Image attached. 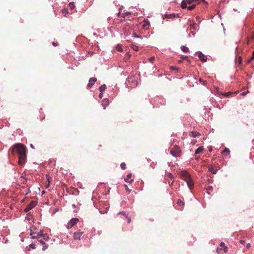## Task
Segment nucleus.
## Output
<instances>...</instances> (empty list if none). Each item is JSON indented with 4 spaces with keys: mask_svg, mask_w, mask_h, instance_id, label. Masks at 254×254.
<instances>
[{
    "mask_svg": "<svg viewBox=\"0 0 254 254\" xmlns=\"http://www.w3.org/2000/svg\"><path fill=\"white\" fill-rule=\"evenodd\" d=\"M131 48L135 51H137L138 50V47L135 45L132 44L131 45Z\"/></svg>",
    "mask_w": 254,
    "mask_h": 254,
    "instance_id": "b1692460",
    "label": "nucleus"
},
{
    "mask_svg": "<svg viewBox=\"0 0 254 254\" xmlns=\"http://www.w3.org/2000/svg\"><path fill=\"white\" fill-rule=\"evenodd\" d=\"M242 58H241V57H239V58H238V62H239V63L240 64H241V62H242Z\"/></svg>",
    "mask_w": 254,
    "mask_h": 254,
    "instance_id": "3c124183",
    "label": "nucleus"
},
{
    "mask_svg": "<svg viewBox=\"0 0 254 254\" xmlns=\"http://www.w3.org/2000/svg\"><path fill=\"white\" fill-rule=\"evenodd\" d=\"M199 82L200 83H201L203 85H206L207 84V81L206 80H204L203 79H201V78H200L199 80Z\"/></svg>",
    "mask_w": 254,
    "mask_h": 254,
    "instance_id": "c85d7f7f",
    "label": "nucleus"
},
{
    "mask_svg": "<svg viewBox=\"0 0 254 254\" xmlns=\"http://www.w3.org/2000/svg\"><path fill=\"white\" fill-rule=\"evenodd\" d=\"M198 56L202 62H204L206 61L207 57L205 55L202 54L201 53H198Z\"/></svg>",
    "mask_w": 254,
    "mask_h": 254,
    "instance_id": "9d476101",
    "label": "nucleus"
},
{
    "mask_svg": "<svg viewBox=\"0 0 254 254\" xmlns=\"http://www.w3.org/2000/svg\"><path fill=\"white\" fill-rule=\"evenodd\" d=\"M118 215H123L126 217V216H127V214H126L125 212H120L118 213Z\"/></svg>",
    "mask_w": 254,
    "mask_h": 254,
    "instance_id": "a19ab883",
    "label": "nucleus"
},
{
    "mask_svg": "<svg viewBox=\"0 0 254 254\" xmlns=\"http://www.w3.org/2000/svg\"><path fill=\"white\" fill-rule=\"evenodd\" d=\"M53 45L54 46H57V44L55 42H53Z\"/></svg>",
    "mask_w": 254,
    "mask_h": 254,
    "instance_id": "4d7b16f0",
    "label": "nucleus"
},
{
    "mask_svg": "<svg viewBox=\"0 0 254 254\" xmlns=\"http://www.w3.org/2000/svg\"><path fill=\"white\" fill-rule=\"evenodd\" d=\"M248 92H244L243 93H242L241 94L242 95V96H245L246 95V94Z\"/></svg>",
    "mask_w": 254,
    "mask_h": 254,
    "instance_id": "6e6d98bb",
    "label": "nucleus"
},
{
    "mask_svg": "<svg viewBox=\"0 0 254 254\" xmlns=\"http://www.w3.org/2000/svg\"><path fill=\"white\" fill-rule=\"evenodd\" d=\"M233 93L231 92H228L223 94V95L225 97H229L231 94H232Z\"/></svg>",
    "mask_w": 254,
    "mask_h": 254,
    "instance_id": "cd10ccee",
    "label": "nucleus"
},
{
    "mask_svg": "<svg viewBox=\"0 0 254 254\" xmlns=\"http://www.w3.org/2000/svg\"><path fill=\"white\" fill-rule=\"evenodd\" d=\"M79 222V219L77 218H72L66 225V228L68 229L71 228L75 226Z\"/></svg>",
    "mask_w": 254,
    "mask_h": 254,
    "instance_id": "20e7f679",
    "label": "nucleus"
},
{
    "mask_svg": "<svg viewBox=\"0 0 254 254\" xmlns=\"http://www.w3.org/2000/svg\"><path fill=\"white\" fill-rule=\"evenodd\" d=\"M222 154L226 155L230 153V150L228 148H225L222 152Z\"/></svg>",
    "mask_w": 254,
    "mask_h": 254,
    "instance_id": "aec40b11",
    "label": "nucleus"
},
{
    "mask_svg": "<svg viewBox=\"0 0 254 254\" xmlns=\"http://www.w3.org/2000/svg\"><path fill=\"white\" fill-rule=\"evenodd\" d=\"M200 135V134L199 132L196 131H192L190 134V135L193 137H195L197 136H199Z\"/></svg>",
    "mask_w": 254,
    "mask_h": 254,
    "instance_id": "dca6fc26",
    "label": "nucleus"
},
{
    "mask_svg": "<svg viewBox=\"0 0 254 254\" xmlns=\"http://www.w3.org/2000/svg\"><path fill=\"white\" fill-rule=\"evenodd\" d=\"M189 21H190V26L191 27V28L195 30H196L197 29V27H198V25H197V24L195 23L193 21H190V20H189Z\"/></svg>",
    "mask_w": 254,
    "mask_h": 254,
    "instance_id": "9b49d317",
    "label": "nucleus"
},
{
    "mask_svg": "<svg viewBox=\"0 0 254 254\" xmlns=\"http://www.w3.org/2000/svg\"><path fill=\"white\" fill-rule=\"evenodd\" d=\"M40 237H38V236L37 235H32V239H37V240H38V239H40Z\"/></svg>",
    "mask_w": 254,
    "mask_h": 254,
    "instance_id": "ea45409f",
    "label": "nucleus"
},
{
    "mask_svg": "<svg viewBox=\"0 0 254 254\" xmlns=\"http://www.w3.org/2000/svg\"><path fill=\"white\" fill-rule=\"evenodd\" d=\"M36 230V228L34 226H32L30 228V235L32 236V235H34L36 233V232H34V231Z\"/></svg>",
    "mask_w": 254,
    "mask_h": 254,
    "instance_id": "412c9836",
    "label": "nucleus"
},
{
    "mask_svg": "<svg viewBox=\"0 0 254 254\" xmlns=\"http://www.w3.org/2000/svg\"><path fill=\"white\" fill-rule=\"evenodd\" d=\"M180 175L181 179L187 182L188 187L191 190L193 188V182L190 175L186 171H181Z\"/></svg>",
    "mask_w": 254,
    "mask_h": 254,
    "instance_id": "f03ea898",
    "label": "nucleus"
},
{
    "mask_svg": "<svg viewBox=\"0 0 254 254\" xmlns=\"http://www.w3.org/2000/svg\"><path fill=\"white\" fill-rule=\"evenodd\" d=\"M177 204L178 206H180L181 208H179V209H182V208L183 207V206L184 205V202L181 200V199H179L177 201Z\"/></svg>",
    "mask_w": 254,
    "mask_h": 254,
    "instance_id": "2eb2a0df",
    "label": "nucleus"
},
{
    "mask_svg": "<svg viewBox=\"0 0 254 254\" xmlns=\"http://www.w3.org/2000/svg\"><path fill=\"white\" fill-rule=\"evenodd\" d=\"M106 88V85L103 84L99 87V89L101 92H103V91H104L105 90Z\"/></svg>",
    "mask_w": 254,
    "mask_h": 254,
    "instance_id": "a211bd4d",
    "label": "nucleus"
},
{
    "mask_svg": "<svg viewBox=\"0 0 254 254\" xmlns=\"http://www.w3.org/2000/svg\"><path fill=\"white\" fill-rule=\"evenodd\" d=\"M187 2H186V1L185 0H183L182 2V4H181V7L183 8V9H185L186 8H187Z\"/></svg>",
    "mask_w": 254,
    "mask_h": 254,
    "instance_id": "5701e85b",
    "label": "nucleus"
},
{
    "mask_svg": "<svg viewBox=\"0 0 254 254\" xmlns=\"http://www.w3.org/2000/svg\"><path fill=\"white\" fill-rule=\"evenodd\" d=\"M30 146H31L32 148H34V146H33L32 144H31Z\"/></svg>",
    "mask_w": 254,
    "mask_h": 254,
    "instance_id": "052dcab7",
    "label": "nucleus"
},
{
    "mask_svg": "<svg viewBox=\"0 0 254 254\" xmlns=\"http://www.w3.org/2000/svg\"><path fill=\"white\" fill-rule=\"evenodd\" d=\"M37 204V202L36 201H32L27 206V207L24 209V211L25 212H28L32 208H33Z\"/></svg>",
    "mask_w": 254,
    "mask_h": 254,
    "instance_id": "39448f33",
    "label": "nucleus"
},
{
    "mask_svg": "<svg viewBox=\"0 0 254 254\" xmlns=\"http://www.w3.org/2000/svg\"><path fill=\"white\" fill-rule=\"evenodd\" d=\"M195 159H197V160H198V159H199V157H195Z\"/></svg>",
    "mask_w": 254,
    "mask_h": 254,
    "instance_id": "680f3d73",
    "label": "nucleus"
},
{
    "mask_svg": "<svg viewBox=\"0 0 254 254\" xmlns=\"http://www.w3.org/2000/svg\"><path fill=\"white\" fill-rule=\"evenodd\" d=\"M195 5L193 4L191 5L188 6L187 8L189 10H192V9H193L195 8Z\"/></svg>",
    "mask_w": 254,
    "mask_h": 254,
    "instance_id": "bb28decb",
    "label": "nucleus"
},
{
    "mask_svg": "<svg viewBox=\"0 0 254 254\" xmlns=\"http://www.w3.org/2000/svg\"><path fill=\"white\" fill-rule=\"evenodd\" d=\"M12 153H16L18 155V163L20 165H23L26 161V150L25 146L21 143L15 144L12 149Z\"/></svg>",
    "mask_w": 254,
    "mask_h": 254,
    "instance_id": "f257e3e1",
    "label": "nucleus"
},
{
    "mask_svg": "<svg viewBox=\"0 0 254 254\" xmlns=\"http://www.w3.org/2000/svg\"><path fill=\"white\" fill-rule=\"evenodd\" d=\"M167 177L171 179H173L174 178L173 176L172 175V174L169 173L167 174Z\"/></svg>",
    "mask_w": 254,
    "mask_h": 254,
    "instance_id": "f704fd0d",
    "label": "nucleus"
},
{
    "mask_svg": "<svg viewBox=\"0 0 254 254\" xmlns=\"http://www.w3.org/2000/svg\"><path fill=\"white\" fill-rule=\"evenodd\" d=\"M225 246V244L223 242H221V243L220 244V247L223 248Z\"/></svg>",
    "mask_w": 254,
    "mask_h": 254,
    "instance_id": "09e8293b",
    "label": "nucleus"
},
{
    "mask_svg": "<svg viewBox=\"0 0 254 254\" xmlns=\"http://www.w3.org/2000/svg\"><path fill=\"white\" fill-rule=\"evenodd\" d=\"M46 178L47 179V181L48 182V186H50V182L52 180V178L51 177H50L48 175H46Z\"/></svg>",
    "mask_w": 254,
    "mask_h": 254,
    "instance_id": "2f4dec72",
    "label": "nucleus"
},
{
    "mask_svg": "<svg viewBox=\"0 0 254 254\" xmlns=\"http://www.w3.org/2000/svg\"><path fill=\"white\" fill-rule=\"evenodd\" d=\"M48 247L47 246H44L43 248H42V250L43 251H45L47 249Z\"/></svg>",
    "mask_w": 254,
    "mask_h": 254,
    "instance_id": "864d4df0",
    "label": "nucleus"
},
{
    "mask_svg": "<svg viewBox=\"0 0 254 254\" xmlns=\"http://www.w3.org/2000/svg\"><path fill=\"white\" fill-rule=\"evenodd\" d=\"M131 176H132L131 174H130V173L128 174L126 178L125 179V182H128L129 183H132L133 182V180L131 179L130 181L129 180V179H130Z\"/></svg>",
    "mask_w": 254,
    "mask_h": 254,
    "instance_id": "ddd939ff",
    "label": "nucleus"
},
{
    "mask_svg": "<svg viewBox=\"0 0 254 254\" xmlns=\"http://www.w3.org/2000/svg\"><path fill=\"white\" fill-rule=\"evenodd\" d=\"M173 182L171 183V184L170 185L171 186V185H173Z\"/></svg>",
    "mask_w": 254,
    "mask_h": 254,
    "instance_id": "0e129e2a",
    "label": "nucleus"
},
{
    "mask_svg": "<svg viewBox=\"0 0 254 254\" xmlns=\"http://www.w3.org/2000/svg\"><path fill=\"white\" fill-rule=\"evenodd\" d=\"M209 151L210 152H211V151H212V148H210V149H209Z\"/></svg>",
    "mask_w": 254,
    "mask_h": 254,
    "instance_id": "e2e57ef3",
    "label": "nucleus"
},
{
    "mask_svg": "<svg viewBox=\"0 0 254 254\" xmlns=\"http://www.w3.org/2000/svg\"><path fill=\"white\" fill-rule=\"evenodd\" d=\"M240 243L242 244H244L245 243V241L244 240H240Z\"/></svg>",
    "mask_w": 254,
    "mask_h": 254,
    "instance_id": "5fc2aeb1",
    "label": "nucleus"
},
{
    "mask_svg": "<svg viewBox=\"0 0 254 254\" xmlns=\"http://www.w3.org/2000/svg\"><path fill=\"white\" fill-rule=\"evenodd\" d=\"M120 166H121V168L123 170H125V169H126V163H124V162H123V163H122L121 164Z\"/></svg>",
    "mask_w": 254,
    "mask_h": 254,
    "instance_id": "7c9ffc66",
    "label": "nucleus"
},
{
    "mask_svg": "<svg viewBox=\"0 0 254 254\" xmlns=\"http://www.w3.org/2000/svg\"><path fill=\"white\" fill-rule=\"evenodd\" d=\"M36 245L35 243H32L29 246L31 248L33 249H34L36 248V247H35Z\"/></svg>",
    "mask_w": 254,
    "mask_h": 254,
    "instance_id": "58836bf2",
    "label": "nucleus"
},
{
    "mask_svg": "<svg viewBox=\"0 0 254 254\" xmlns=\"http://www.w3.org/2000/svg\"><path fill=\"white\" fill-rule=\"evenodd\" d=\"M170 153L175 157H179L181 155V151L180 148L177 146H174L170 150Z\"/></svg>",
    "mask_w": 254,
    "mask_h": 254,
    "instance_id": "7ed1b4c3",
    "label": "nucleus"
},
{
    "mask_svg": "<svg viewBox=\"0 0 254 254\" xmlns=\"http://www.w3.org/2000/svg\"><path fill=\"white\" fill-rule=\"evenodd\" d=\"M97 81V78L95 77L90 78L89 80V83L87 84V86L89 88H90L94 84V83Z\"/></svg>",
    "mask_w": 254,
    "mask_h": 254,
    "instance_id": "0eeeda50",
    "label": "nucleus"
},
{
    "mask_svg": "<svg viewBox=\"0 0 254 254\" xmlns=\"http://www.w3.org/2000/svg\"><path fill=\"white\" fill-rule=\"evenodd\" d=\"M126 218H127V223H129L130 222H131V219L130 217H128V215L127 216H126Z\"/></svg>",
    "mask_w": 254,
    "mask_h": 254,
    "instance_id": "49530a36",
    "label": "nucleus"
},
{
    "mask_svg": "<svg viewBox=\"0 0 254 254\" xmlns=\"http://www.w3.org/2000/svg\"><path fill=\"white\" fill-rule=\"evenodd\" d=\"M69 7H70V8L71 9H73L75 7V5H74V2H70L69 4Z\"/></svg>",
    "mask_w": 254,
    "mask_h": 254,
    "instance_id": "a878e982",
    "label": "nucleus"
},
{
    "mask_svg": "<svg viewBox=\"0 0 254 254\" xmlns=\"http://www.w3.org/2000/svg\"><path fill=\"white\" fill-rule=\"evenodd\" d=\"M83 233L84 232L81 231V230H78L76 232H75L73 233L74 239L75 240H80L81 237Z\"/></svg>",
    "mask_w": 254,
    "mask_h": 254,
    "instance_id": "423d86ee",
    "label": "nucleus"
},
{
    "mask_svg": "<svg viewBox=\"0 0 254 254\" xmlns=\"http://www.w3.org/2000/svg\"><path fill=\"white\" fill-rule=\"evenodd\" d=\"M181 50H182L183 52H186V53H188V52H189V48H188L187 47L185 46H182L181 47Z\"/></svg>",
    "mask_w": 254,
    "mask_h": 254,
    "instance_id": "4be33fe9",
    "label": "nucleus"
},
{
    "mask_svg": "<svg viewBox=\"0 0 254 254\" xmlns=\"http://www.w3.org/2000/svg\"><path fill=\"white\" fill-rule=\"evenodd\" d=\"M252 59H254V51L253 52Z\"/></svg>",
    "mask_w": 254,
    "mask_h": 254,
    "instance_id": "13d9d810",
    "label": "nucleus"
},
{
    "mask_svg": "<svg viewBox=\"0 0 254 254\" xmlns=\"http://www.w3.org/2000/svg\"><path fill=\"white\" fill-rule=\"evenodd\" d=\"M124 187H125V189L126 190H127L128 191H130V190L129 189V188H128V187H127V185H125Z\"/></svg>",
    "mask_w": 254,
    "mask_h": 254,
    "instance_id": "a18cd8bd",
    "label": "nucleus"
},
{
    "mask_svg": "<svg viewBox=\"0 0 254 254\" xmlns=\"http://www.w3.org/2000/svg\"><path fill=\"white\" fill-rule=\"evenodd\" d=\"M183 59V60H187L189 62H190V61H189V58L188 56H185V57H182Z\"/></svg>",
    "mask_w": 254,
    "mask_h": 254,
    "instance_id": "37998d69",
    "label": "nucleus"
},
{
    "mask_svg": "<svg viewBox=\"0 0 254 254\" xmlns=\"http://www.w3.org/2000/svg\"><path fill=\"white\" fill-rule=\"evenodd\" d=\"M222 250V248H217L216 251L218 254H219L220 251Z\"/></svg>",
    "mask_w": 254,
    "mask_h": 254,
    "instance_id": "de8ad7c7",
    "label": "nucleus"
},
{
    "mask_svg": "<svg viewBox=\"0 0 254 254\" xmlns=\"http://www.w3.org/2000/svg\"><path fill=\"white\" fill-rule=\"evenodd\" d=\"M208 194H210L211 192L213 190V188L212 186H208L207 188H205Z\"/></svg>",
    "mask_w": 254,
    "mask_h": 254,
    "instance_id": "6ab92c4d",
    "label": "nucleus"
},
{
    "mask_svg": "<svg viewBox=\"0 0 254 254\" xmlns=\"http://www.w3.org/2000/svg\"><path fill=\"white\" fill-rule=\"evenodd\" d=\"M254 59H252V57H251L250 59L247 60V63H250Z\"/></svg>",
    "mask_w": 254,
    "mask_h": 254,
    "instance_id": "79ce46f5",
    "label": "nucleus"
},
{
    "mask_svg": "<svg viewBox=\"0 0 254 254\" xmlns=\"http://www.w3.org/2000/svg\"><path fill=\"white\" fill-rule=\"evenodd\" d=\"M44 239H43V238H40V239H38V241H39V242L40 243H41L43 245H44L45 244V243H44Z\"/></svg>",
    "mask_w": 254,
    "mask_h": 254,
    "instance_id": "4c0bfd02",
    "label": "nucleus"
},
{
    "mask_svg": "<svg viewBox=\"0 0 254 254\" xmlns=\"http://www.w3.org/2000/svg\"><path fill=\"white\" fill-rule=\"evenodd\" d=\"M155 60V57L154 56L153 57H151V58H150L149 59H148V61L150 62V63H152L153 62V61H154Z\"/></svg>",
    "mask_w": 254,
    "mask_h": 254,
    "instance_id": "e433bc0d",
    "label": "nucleus"
},
{
    "mask_svg": "<svg viewBox=\"0 0 254 254\" xmlns=\"http://www.w3.org/2000/svg\"><path fill=\"white\" fill-rule=\"evenodd\" d=\"M109 105V102H108V100L107 99H104L103 101H102V105L104 107V109H105V107L108 106Z\"/></svg>",
    "mask_w": 254,
    "mask_h": 254,
    "instance_id": "f3484780",
    "label": "nucleus"
},
{
    "mask_svg": "<svg viewBox=\"0 0 254 254\" xmlns=\"http://www.w3.org/2000/svg\"><path fill=\"white\" fill-rule=\"evenodd\" d=\"M88 54H89L90 55H92L93 54V52H89Z\"/></svg>",
    "mask_w": 254,
    "mask_h": 254,
    "instance_id": "bf43d9fd",
    "label": "nucleus"
},
{
    "mask_svg": "<svg viewBox=\"0 0 254 254\" xmlns=\"http://www.w3.org/2000/svg\"><path fill=\"white\" fill-rule=\"evenodd\" d=\"M246 247L247 249H250V247H251V244L250 243H248L247 246H246Z\"/></svg>",
    "mask_w": 254,
    "mask_h": 254,
    "instance_id": "603ef678",
    "label": "nucleus"
},
{
    "mask_svg": "<svg viewBox=\"0 0 254 254\" xmlns=\"http://www.w3.org/2000/svg\"><path fill=\"white\" fill-rule=\"evenodd\" d=\"M204 150V148L203 146H200L198 148H197L196 149V150L195 151V153L194 154V156L196 155V154H199L201 152H202V151H203Z\"/></svg>",
    "mask_w": 254,
    "mask_h": 254,
    "instance_id": "f8f14e48",
    "label": "nucleus"
},
{
    "mask_svg": "<svg viewBox=\"0 0 254 254\" xmlns=\"http://www.w3.org/2000/svg\"><path fill=\"white\" fill-rule=\"evenodd\" d=\"M223 250L225 253H227L228 251V248L226 246L223 247Z\"/></svg>",
    "mask_w": 254,
    "mask_h": 254,
    "instance_id": "c03bdc74",
    "label": "nucleus"
},
{
    "mask_svg": "<svg viewBox=\"0 0 254 254\" xmlns=\"http://www.w3.org/2000/svg\"><path fill=\"white\" fill-rule=\"evenodd\" d=\"M150 23L148 21H144L141 27L144 30H148L149 28Z\"/></svg>",
    "mask_w": 254,
    "mask_h": 254,
    "instance_id": "1a4fd4ad",
    "label": "nucleus"
},
{
    "mask_svg": "<svg viewBox=\"0 0 254 254\" xmlns=\"http://www.w3.org/2000/svg\"><path fill=\"white\" fill-rule=\"evenodd\" d=\"M62 11L63 14H64L65 15L67 14L68 12L67 8H63L62 9Z\"/></svg>",
    "mask_w": 254,
    "mask_h": 254,
    "instance_id": "c756f323",
    "label": "nucleus"
},
{
    "mask_svg": "<svg viewBox=\"0 0 254 254\" xmlns=\"http://www.w3.org/2000/svg\"><path fill=\"white\" fill-rule=\"evenodd\" d=\"M209 171L214 174L216 173V171L212 167L209 168Z\"/></svg>",
    "mask_w": 254,
    "mask_h": 254,
    "instance_id": "473e14b6",
    "label": "nucleus"
},
{
    "mask_svg": "<svg viewBox=\"0 0 254 254\" xmlns=\"http://www.w3.org/2000/svg\"><path fill=\"white\" fill-rule=\"evenodd\" d=\"M102 97H103V93H102V92H101V93L99 94V98L100 99H102Z\"/></svg>",
    "mask_w": 254,
    "mask_h": 254,
    "instance_id": "8fccbe9b",
    "label": "nucleus"
},
{
    "mask_svg": "<svg viewBox=\"0 0 254 254\" xmlns=\"http://www.w3.org/2000/svg\"><path fill=\"white\" fill-rule=\"evenodd\" d=\"M165 17H166V18H168V19H173L174 18L180 17V16L179 14L172 13V14H166Z\"/></svg>",
    "mask_w": 254,
    "mask_h": 254,
    "instance_id": "6e6552de",
    "label": "nucleus"
},
{
    "mask_svg": "<svg viewBox=\"0 0 254 254\" xmlns=\"http://www.w3.org/2000/svg\"><path fill=\"white\" fill-rule=\"evenodd\" d=\"M35 234H37L38 237H41L42 236H43V231L42 230L40 231L39 232Z\"/></svg>",
    "mask_w": 254,
    "mask_h": 254,
    "instance_id": "72a5a7b5",
    "label": "nucleus"
},
{
    "mask_svg": "<svg viewBox=\"0 0 254 254\" xmlns=\"http://www.w3.org/2000/svg\"><path fill=\"white\" fill-rule=\"evenodd\" d=\"M49 239V237L47 235H44L43 236V239H44L45 241H48Z\"/></svg>",
    "mask_w": 254,
    "mask_h": 254,
    "instance_id": "c9c22d12",
    "label": "nucleus"
},
{
    "mask_svg": "<svg viewBox=\"0 0 254 254\" xmlns=\"http://www.w3.org/2000/svg\"><path fill=\"white\" fill-rule=\"evenodd\" d=\"M185 1H186V2L187 3H188V4H191L193 2L195 1H199V3H200V2H204V0H185Z\"/></svg>",
    "mask_w": 254,
    "mask_h": 254,
    "instance_id": "4468645a",
    "label": "nucleus"
},
{
    "mask_svg": "<svg viewBox=\"0 0 254 254\" xmlns=\"http://www.w3.org/2000/svg\"><path fill=\"white\" fill-rule=\"evenodd\" d=\"M116 50L119 52H122L123 51V48L121 45H118L116 47Z\"/></svg>",
    "mask_w": 254,
    "mask_h": 254,
    "instance_id": "393cba45",
    "label": "nucleus"
}]
</instances>
